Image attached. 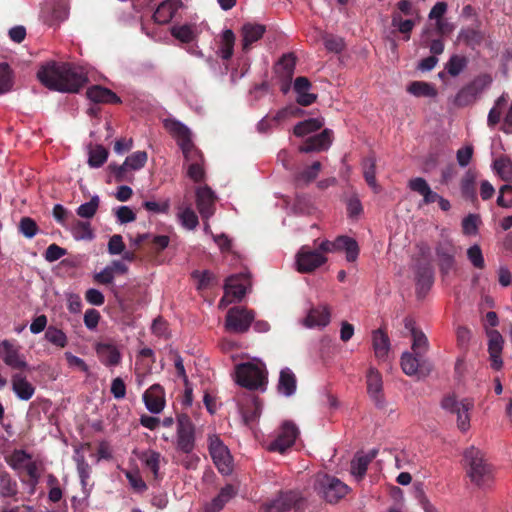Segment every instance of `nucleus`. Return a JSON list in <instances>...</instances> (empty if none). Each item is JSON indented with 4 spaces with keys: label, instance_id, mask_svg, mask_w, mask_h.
<instances>
[{
    "label": "nucleus",
    "instance_id": "nucleus-1",
    "mask_svg": "<svg viewBox=\"0 0 512 512\" xmlns=\"http://www.w3.org/2000/svg\"><path fill=\"white\" fill-rule=\"evenodd\" d=\"M39 81L50 90L77 93L88 82L86 70L71 63L51 61L37 72Z\"/></svg>",
    "mask_w": 512,
    "mask_h": 512
},
{
    "label": "nucleus",
    "instance_id": "nucleus-2",
    "mask_svg": "<svg viewBox=\"0 0 512 512\" xmlns=\"http://www.w3.org/2000/svg\"><path fill=\"white\" fill-rule=\"evenodd\" d=\"M467 475L471 482L478 487L489 485L493 480L492 466L485 460L481 450L471 447L465 451Z\"/></svg>",
    "mask_w": 512,
    "mask_h": 512
},
{
    "label": "nucleus",
    "instance_id": "nucleus-3",
    "mask_svg": "<svg viewBox=\"0 0 512 512\" xmlns=\"http://www.w3.org/2000/svg\"><path fill=\"white\" fill-rule=\"evenodd\" d=\"M492 81V76L488 73L477 75L457 92L453 99V105L458 108L472 105L490 87Z\"/></svg>",
    "mask_w": 512,
    "mask_h": 512
},
{
    "label": "nucleus",
    "instance_id": "nucleus-4",
    "mask_svg": "<svg viewBox=\"0 0 512 512\" xmlns=\"http://www.w3.org/2000/svg\"><path fill=\"white\" fill-rule=\"evenodd\" d=\"M236 382L250 391L258 389L264 391L267 385V373L257 364L242 363L236 367Z\"/></svg>",
    "mask_w": 512,
    "mask_h": 512
},
{
    "label": "nucleus",
    "instance_id": "nucleus-5",
    "mask_svg": "<svg viewBox=\"0 0 512 512\" xmlns=\"http://www.w3.org/2000/svg\"><path fill=\"white\" fill-rule=\"evenodd\" d=\"M196 428L186 413L177 415L176 449L189 455L195 449Z\"/></svg>",
    "mask_w": 512,
    "mask_h": 512
},
{
    "label": "nucleus",
    "instance_id": "nucleus-6",
    "mask_svg": "<svg viewBox=\"0 0 512 512\" xmlns=\"http://www.w3.org/2000/svg\"><path fill=\"white\" fill-rule=\"evenodd\" d=\"M441 407L457 415V426L462 432H466L470 428L469 412L474 407L473 400L464 398L459 401L455 395H448L443 398Z\"/></svg>",
    "mask_w": 512,
    "mask_h": 512
},
{
    "label": "nucleus",
    "instance_id": "nucleus-7",
    "mask_svg": "<svg viewBox=\"0 0 512 512\" xmlns=\"http://www.w3.org/2000/svg\"><path fill=\"white\" fill-rule=\"evenodd\" d=\"M209 454L213 463L222 475H229L233 470L232 456L228 447L217 435H211L208 438Z\"/></svg>",
    "mask_w": 512,
    "mask_h": 512
},
{
    "label": "nucleus",
    "instance_id": "nucleus-8",
    "mask_svg": "<svg viewBox=\"0 0 512 512\" xmlns=\"http://www.w3.org/2000/svg\"><path fill=\"white\" fill-rule=\"evenodd\" d=\"M254 319L255 313L253 310L235 306L227 311L225 328L228 332L242 334L249 330Z\"/></svg>",
    "mask_w": 512,
    "mask_h": 512
},
{
    "label": "nucleus",
    "instance_id": "nucleus-9",
    "mask_svg": "<svg viewBox=\"0 0 512 512\" xmlns=\"http://www.w3.org/2000/svg\"><path fill=\"white\" fill-rule=\"evenodd\" d=\"M303 498L300 492L289 490L280 492L278 496L260 506L259 512H288L299 509Z\"/></svg>",
    "mask_w": 512,
    "mask_h": 512
},
{
    "label": "nucleus",
    "instance_id": "nucleus-10",
    "mask_svg": "<svg viewBox=\"0 0 512 512\" xmlns=\"http://www.w3.org/2000/svg\"><path fill=\"white\" fill-rule=\"evenodd\" d=\"M317 490L328 503H337L345 497L349 487L336 477L324 475L317 482Z\"/></svg>",
    "mask_w": 512,
    "mask_h": 512
},
{
    "label": "nucleus",
    "instance_id": "nucleus-11",
    "mask_svg": "<svg viewBox=\"0 0 512 512\" xmlns=\"http://www.w3.org/2000/svg\"><path fill=\"white\" fill-rule=\"evenodd\" d=\"M164 127L177 141L184 157L189 160L190 155L195 151L190 130L184 124L175 119H166L164 121Z\"/></svg>",
    "mask_w": 512,
    "mask_h": 512
},
{
    "label": "nucleus",
    "instance_id": "nucleus-12",
    "mask_svg": "<svg viewBox=\"0 0 512 512\" xmlns=\"http://www.w3.org/2000/svg\"><path fill=\"white\" fill-rule=\"evenodd\" d=\"M318 249L304 245L296 254L297 270L301 273H310L323 265L327 258Z\"/></svg>",
    "mask_w": 512,
    "mask_h": 512
},
{
    "label": "nucleus",
    "instance_id": "nucleus-13",
    "mask_svg": "<svg viewBox=\"0 0 512 512\" xmlns=\"http://www.w3.org/2000/svg\"><path fill=\"white\" fill-rule=\"evenodd\" d=\"M319 250L325 253L345 251L346 259L349 262H354L359 255V246L357 241L344 235L338 236L334 241H323L319 245Z\"/></svg>",
    "mask_w": 512,
    "mask_h": 512
},
{
    "label": "nucleus",
    "instance_id": "nucleus-14",
    "mask_svg": "<svg viewBox=\"0 0 512 512\" xmlns=\"http://www.w3.org/2000/svg\"><path fill=\"white\" fill-rule=\"evenodd\" d=\"M298 434L299 431L296 425L290 421H285L282 424L277 437L269 443L268 450L271 452H279L281 454L285 453L294 445Z\"/></svg>",
    "mask_w": 512,
    "mask_h": 512
},
{
    "label": "nucleus",
    "instance_id": "nucleus-15",
    "mask_svg": "<svg viewBox=\"0 0 512 512\" xmlns=\"http://www.w3.org/2000/svg\"><path fill=\"white\" fill-rule=\"evenodd\" d=\"M401 368L408 376L428 375L432 369V363L424 356H418L414 352H404L401 356Z\"/></svg>",
    "mask_w": 512,
    "mask_h": 512
},
{
    "label": "nucleus",
    "instance_id": "nucleus-16",
    "mask_svg": "<svg viewBox=\"0 0 512 512\" xmlns=\"http://www.w3.org/2000/svg\"><path fill=\"white\" fill-rule=\"evenodd\" d=\"M237 404L245 423L254 422L260 417L262 403L258 396L251 393H243L238 398Z\"/></svg>",
    "mask_w": 512,
    "mask_h": 512
},
{
    "label": "nucleus",
    "instance_id": "nucleus-17",
    "mask_svg": "<svg viewBox=\"0 0 512 512\" xmlns=\"http://www.w3.org/2000/svg\"><path fill=\"white\" fill-rule=\"evenodd\" d=\"M367 392L378 409H384L386 405L383 394V380L381 373L371 367L366 375Z\"/></svg>",
    "mask_w": 512,
    "mask_h": 512
},
{
    "label": "nucleus",
    "instance_id": "nucleus-18",
    "mask_svg": "<svg viewBox=\"0 0 512 512\" xmlns=\"http://www.w3.org/2000/svg\"><path fill=\"white\" fill-rule=\"evenodd\" d=\"M216 196L208 186L196 190V206L203 220H208L215 213Z\"/></svg>",
    "mask_w": 512,
    "mask_h": 512
},
{
    "label": "nucleus",
    "instance_id": "nucleus-19",
    "mask_svg": "<svg viewBox=\"0 0 512 512\" xmlns=\"http://www.w3.org/2000/svg\"><path fill=\"white\" fill-rule=\"evenodd\" d=\"M20 347L10 340H3L0 343V356L4 363L13 369H25L27 367L19 353Z\"/></svg>",
    "mask_w": 512,
    "mask_h": 512
},
{
    "label": "nucleus",
    "instance_id": "nucleus-20",
    "mask_svg": "<svg viewBox=\"0 0 512 512\" xmlns=\"http://www.w3.org/2000/svg\"><path fill=\"white\" fill-rule=\"evenodd\" d=\"M333 131L324 129L321 133L308 137L299 147L301 153H310L315 151L327 150L332 144Z\"/></svg>",
    "mask_w": 512,
    "mask_h": 512
},
{
    "label": "nucleus",
    "instance_id": "nucleus-21",
    "mask_svg": "<svg viewBox=\"0 0 512 512\" xmlns=\"http://www.w3.org/2000/svg\"><path fill=\"white\" fill-rule=\"evenodd\" d=\"M265 32L266 27L262 24L245 23L240 30L243 53H248L253 43L260 40Z\"/></svg>",
    "mask_w": 512,
    "mask_h": 512
},
{
    "label": "nucleus",
    "instance_id": "nucleus-22",
    "mask_svg": "<svg viewBox=\"0 0 512 512\" xmlns=\"http://www.w3.org/2000/svg\"><path fill=\"white\" fill-rule=\"evenodd\" d=\"M143 400L146 408L151 413H160L165 406V393L163 387L159 384L152 385L143 394Z\"/></svg>",
    "mask_w": 512,
    "mask_h": 512
},
{
    "label": "nucleus",
    "instance_id": "nucleus-23",
    "mask_svg": "<svg viewBox=\"0 0 512 512\" xmlns=\"http://www.w3.org/2000/svg\"><path fill=\"white\" fill-rule=\"evenodd\" d=\"M246 293L245 286L235 276H230L226 279L224 286V296L219 302V306H225L235 300H241Z\"/></svg>",
    "mask_w": 512,
    "mask_h": 512
},
{
    "label": "nucleus",
    "instance_id": "nucleus-24",
    "mask_svg": "<svg viewBox=\"0 0 512 512\" xmlns=\"http://www.w3.org/2000/svg\"><path fill=\"white\" fill-rule=\"evenodd\" d=\"M236 495L237 489L235 486L226 484L210 502L205 504L203 512H220Z\"/></svg>",
    "mask_w": 512,
    "mask_h": 512
},
{
    "label": "nucleus",
    "instance_id": "nucleus-25",
    "mask_svg": "<svg viewBox=\"0 0 512 512\" xmlns=\"http://www.w3.org/2000/svg\"><path fill=\"white\" fill-rule=\"evenodd\" d=\"M408 187L410 190L420 194L423 197L419 207L437 202L440 196L430 188L428 182L422 177H415L410 179L408 182Z\"/></svg>",
    "mask_w": 512,
    "mask_h": 512
},
{
    "label": "nucleus",
    "instance_id": "nucleus-26",
    "mask_svg": "<svg viewBox=\"0 0 512 512\" xmlns=\"http://www.w3.org/2000/svg\"><path fill=\"white\" fill-rule=\"evenodd\" d=\"M330 310L327 306H317L309 309L303 324L308 328L326 327L330 323Z\"/></svg>",
    "mask_w": 512,
    "mask_h": 512
},
{
    "label": "nucleus",
    "instance_id": "nucleus-27",
    "mask_svg": "<svg viewBox=\"0 0 512 512\" xmlns=\"http://www.w3.org/2000/svg\"><path fill=\"white\" fill-rule=\"evenodd\" d=\"M415 280L417 286V293H426L431 287L434 277L433 269L428 262H418L415 270Z\"/></svg>",
    "mask_w": 512,
    "mask_h": 512
},
{
    "label": "nucleus",
    "instance_id": "nucleus-28",
    "mask_svg": "<svg viewBox=\"0 0 512 512\" xmlns=\"http://www.w3.org/2000/svg\"><path fill=\"white\" fill-rule=\"evenodd\" d=\"M182 6L181 0H165L157 7L153 19L158 24H167Z\"/></svg>",
    "mask_w": 512,
    "mask_h": 512
},
{
    "label": "nucleus",
    "instance_id": "nucleus-29",
    "mask_svg": "<svg viewBox=\"0 0 512 512\" xmlns=\"http://www.w3.org/2000/svg\"><path fill=\"white\" fill-rule=\"evenodd\" d=\"M87 98L94 103L120 104L121 99L112 90L95 85L87 89Z\"/></svg>",
    "mask_w": 512,
    "mask_h": 512
},
{
    "label": "nucleus",
    "instance_id": "nucleus-30",
    "mask_svg": "<svg viewBox=\"0 0 512 512\" xmlns=\"http://www.w3.org/2000/svg\"><path fill=\"white\" fill-rule=\"evenodd\" d=\"M488 335V351L491 358V367L495 370H499L502 367L501 352L503 348V338L496 330L490 331Z\"/></svg>",
    "mask_w": 512,
    "mask_h": 512
},
{
    "label": "nucleus",
    "instance_id": "nucleus-31",
    "mask_svg": "<svg viewBox=\"0 0 512 512\" xmlns=\"http://www.w3.org/2000/svg\"><path fill=\"white\" fill-rule=\"evenodd\" d=\"M96 353L100 361L106 366H116L121 361V353L118 348L110 343H98Z\"/></svg>",
    "mask_w": 512,
    "mask_h": 512
},
{
    "label": "nucleus",
    "instance_id": "nucleus-32",
    "mask_svg": "<svg viewBox=\"0 0 512 512\" xmlns=\"http://www.w3.org/2000/svg\"><path fill=\"white\" fill-rule=\"evenodd\" d=\"M12 390L20 400H30L34 393L35 387L21 374L12 376Z\"/></svg>",
    "mask_w": 512,
    "mask_h": 512
},
{
    "label": "nucleus",
    "instance_id": "nucleus-33",
    "mask_svg": "<svg viewBox=\"0 0 512 512\" xmlns=\"http://www.w3.org/2000/svg\"><path fill=\"white\" fill-rule=\"evenodd\" d=\"M436 255L442 273H449L455 263V249L450 244H439L436 247Z\"/></svg>",
    "mask_w": 512,
    "mask_h": 512
},
{
    "label": "nucleus",
    "instance_id": "nucleus-34",
    "mask_svg": "<svg viewBox=\"0 0 512 512\" xmlns=\"http://www.w3.org/2000/svg\"><path fill=\"white\" fill-rule=\"evenodd\" d=\"M297 388V378L290 368H284L280 371L277 385L278 392L286 397L292 396Z\"/></svg>",
    "mask_w": 512,
    "mask_h": 512
},
{
    "label": "nucleus",
    "instance_id": "nucleus-35",
    "mask_svg": "<svg viewBox=\"0 0 512 512\" xmlns=\"http://www.w3.org/2000/svg\"><path fill=\"white\" fill-rule=\"evenodd\" d=\"M480 24L475 27H465L459 32L458 39L471 49L480 46L485 38L484 33L479 28Z\"/></svg>",
    "mask_w": 512,
    "mask_h": 512
},
{
    "label": "nucleus",
    "instance_id": "nucleus-36",
    "mask_svg": "<svg viewBox=\"0 0 512 512\" xmlns=\"http://www.w3.org/2000/svg\"><path fill=\"white\" fill-rule=\"evenodd\" d=\"M66 228L71 231L76 240H92L94 237L91 224L86 221H81L74 216H71V221H69Z\"/></svg>",
    "mask_w": 512,
    "mask_h": 512
},
{
    "label": "nucleus",
    "instance_id": "nucleus-37",
    "mask_svg": "<svg viewBox=\"0 0 512 512\" xmlns=\"http://www.w3.org/2000/svg\"><path fill=\"white\" fill-rule=\"evenodd\" d=\"M362 170L363 177L368 186L371 187L375 193H379L381 188L376 181V157L374 154H370L363 159Z\"/></svg>",
    "mask_w": 512,
    "mask_h": 512
},
{
    "label": "nucleus",
    "instance_id": "nucleus-38",
    "mask_svg": "<svg viewBox=\"0 0 512 512\" xmlns=\"http://www.w3.org/2000/svg\"><path fill=\"white\" fill-rule=\"evenodd\" d=\"M372 345L375 356L378 359H384L390 350V340L387 333L379 328L372 333Z\"/></svg>",
    "mask_w": 512,
    "mask_h": 512
},
{
    "label": "nucleus",
    "instance_id": "nucleus-39",
    "mask_svg": "<svg viewBox=\"0 0 512 512\" xmlns=\"http://www.w3.org/2000/svg\"><path fill=\"white\" fill-rule=\"evenodd\" d=\"M377 451L372 450L368 454H357L351 461V473L357 479H362L367 471L368 465L376 457Z\"/></svg>",
    "mask_w": 512,
    "mask_h": 512
},
{
    "label": "nucleus",
    "instance_id": "nucleus-40",
    "mask_svg": "<svg viewBox=\"0 0 512 512\" xmlns=\"http://www.w3.org/2000/svg\"><path fill=\"white\" fill-rule=\"evenodd\" d=\"M236 37L231 29H226L222 32L219 44L218 54L223 60H230L234 53Z\"/></svg>",
    "mask_w": 512,
    "mask_h": 512
},
{
    "label": "nucleus",
    "instance_id": "nucleus-41",
    "mask_svg": "<svg viewBox=\"0 0 512 512\" xmlns=\"http://www.w3.org/2000/svg\"><path fill=\"white\" fill-rule=\"evenodd\" d=\"M139 459L145 464L146 468L151 471L155 480H161L160 460L161 454L154 450H146L141 453Z\"/></svg>",
    "mask_w": 512,
    "mask_h": 512
},
{
    "label": "nucleus",
    "instance_id": "nucleus-42",
    "mask_svg": "<svg viewBox=\"0 0 512 512\" xmlns=\"http://www.w3.org/2000/svg\"><path fill=\"white\" fill-rule=\"evenodd\" d=\"M69 14V1L68 0H54L52 7V15L45 22L49 26L58 25L67 19Z\"/></svg>",
    "mask_w": 512,
    "mask_h": 512
},
{
    "label": "nucleus",
    "instance_id": "nucleus-43",
    "mask_svg": "<svg viewBox=\"0 0 512 512\" xmlns=\"http://www.w3.org/2000/svg\"><path fill=\"white\" fill-rule=\"evenodd\" d=\"M325 122L323 118H310L299 122L294 127V135L297 137H303L307 134L315 132L324 126Z\"/></svg>",
    "mask_w": 512,
    "mask_h": 512
},
{
    "label": "nucleus",
    "instance_id": "nucleus-44",
    "mask_svg": "<svg viewBox=\"0 0 512 512\" xmlns=\"http://www.w3.org/2000/svg\"><path fill=\"white\" fill-rule=\"evenodd\" d=\"M18 494L16 480L6 471H0V496L3 498H14Z\"/></svg>",
    "mask_w": 512,
    "mask_h": 512
},
{
    "label": "nucleus",
    "instance_id": "nucleus-45",
    "mask_svg": "<svg viewBox=\"0 0 512 512\" xmlns=\"http://www.w3.org/2000/svg\"><path fill=\"white\" fill-rule=\"evenodd\" d=\"M30 460H32V455L23 449H15L5 457L6 463L15 471L24 469Z\"/></svg>",
    "mask_w": 512,
    "mask_h": 512
},
{
    "label": "nucleus",
    "instance_id": "nucleus-46",
    "mask_svg": "<svg viewBox=\"0 0 512 512\" xmlns=\"http://www.w3.org/2000/svg\"><path fill=\"white\" fill-rule=\"evenodd\" d=\"M321 167V163L319 161H315L312 163V165L298 172L294 177L296 184L307 185L310 182L314 181L317 178L321 170Z\"/></svg>",
    "mask_w": 512,
    "mask_h": 512
},
{
    "label": "nucleus",
    "instance_id": "nucleus-47",
    "mask_svg": "<svg viewBox=\"0 0 512 512\" xmlns=\"http://www.w3.org/2000/svg\"><path fill=\"white\" fill-rule=\"evenodd\" d=\"M407 91L416 96V97H435L437 95V90L434 85L423 82V81H413L407 87Z\"/></svg>",
    "mask_w": 512,
    "mask_h": 512
},
{
    "label": "nucleus",
    "instance_id": "nucleus-48",
    "mask_svg": "<svg viewBox=\"0 0 512 512\" xmlns=\"http://www.w3.org/2000/svg\"><path fill=\"white\" fill-rule=\"evenodd\" d=\"M462 196L471 202H475L477 200L476 190H475V175L468 171L464 175L460 184Z\"/></svg>",
    "mask_w": 512,
    "mask_h": 512
},
{
    "label": "nucleus",
    "instance_id": "nucleus-49",
    "mask_svg": "<svg viewBox=\"0 0 512 512\" xmlns=\"http://www.w3.org/2000/svg\"><path fill=\"white\" fill-rule=\"evenodd\" d=\"M507 95L502 94L496 101L495 105L490 109L487 118V124L490 128L495 127L498 123H500L502 116V109L507 104Z\"/></svg>",
    "mask_w": 512,
    "mask_h": 512
},
{
    "label": "nucleus",
    "instance_id": "nucleus-50",
    "mask_svg": "<svg viewBox=\"0 0 512 512\" xmlns=\"http://www.w3.org/2000/svg\"><path fill=\"white\" fill-rule=\"evenodd\" d=\"M467 65V57L454 54L445 64V69L450 76L457 77L467 67Z\"/></svg>",
    "mask_w": 512,
    "mask_h": 512
},
{
    "label": "nucleus",
    "instance_id": "nucleus-51",
    "mask_svg": "<svg viewBox=\"0 0 512 512\" xmlns=\"http://www.w3.org/2000/svg\"><path fill=\"white\" fill-rule=\"evenodd\" d=\"M411 349L418 356H424L429 350V341L424 332L413 331Z\"/></svg>",
    "mask_w": 512,
    "mask_h": 512
},
{
    "label": "nucleus",
    "instance_id": "nucleus-52",
    "mask_svg": "<svg viewBox=\"0 0 512 512\" xmlns=\"http://www.w3.org/2000/svg\"><path fill=\"white\" fill-rule=\"evenodd\" d=\"M45 339L59 348H64L68 344V338L66 334L55 326H49L46 329Z\"/></svg>",
    "mask_w": 512,
    "mask_h": 512
},
{
    "label": "nucleus",
    "instance_id": "nucleus-53",
    "mask_svg": "<svg viewBox=\"0 0 512 512\" xmlns=\"http://www.w3.org/2000/svg\"><path fill=\"white\" fill-rule=\"evenodd\" d=\"M493 167L502 180L506 182L512 181V161L509 158L501 157L496 159Z\"/></svg>",
    "mask_w": 512,
    "mask_h": 512
},
{
    "label": "nucleus",
    "instance_id": "nucleus-54",
    "mask_svg": "<svg viewBox=\"0 0 512 512\" xmlns=\"http://www.w3.org/2000/svg\"><path fill=\"white\" fill-rule=\"evenodd\" d=\"M100 205V198L97 195H94L91 197L90 201L81 204L77 210L76 213L81 218H93L99 208Z\"/></svg>",
    "mask_w": 512,
    "mask_h": 512
},
{
    "label": "nucleus",
    "instance_id": "nucleus-55",
    "mask_svg": "<svg viewBox=\"0 0 512 512\" xmlns=\"http://www.w3.org/2000/svg\"><path fill=\"white\" fill-rule=\"evenodd\" d=\"M108 158V151L102 145H97L89 151L88 164L92 168L101 167Z\"/></svg>",
    "mask_w": 512,
    "mask_h": 512
},
{
    "label": "nucleus",
    "instance_id": "nucleus-56",
    "mask_svg": "<svg viewBox=\"0 0 512 512\" xmlns=\"http://www.w3.org/2000/svg\"><path fill=\"white\" fill-rule=\"evenodd\" d=\"M191 276L197 280V289L205 290L216 284V278L213 273L208 270L192 272Z\"/></svg>",
    "mask_w": 512,
    "mask_h": 512
},
{
    "label": "nucleus",
    "instance_id": "nucleus-57",
    "mask_svg": "<svg viewBox=\"0 0 512 512\" xmlns=\"http://www.w3.org/2000/svg\"><path fill=\"white\" fill-rule=\"evenodd\" d=\"M13 86V74L7 63H0V94L9 92Z\"/></svg>",
    "mask_w": 512,
    "mask_h": 512
},
{
    "label": "nucleus",
    "instance_id": "nucleus-58",
    "mask_svg": "<svg viewBox=\"0 0 512 512\" xmlns=\"http://www.w3.org/2000/svg\"><path fill=\"white\" fill-rule=\"evenodd\" d=\"M18 229L26 238H33L39 231L36 221L31 217H22Z\"/></svg>",
    "mask_w": 512,
    "mask_h": 512
},
{
    "label": "nucleus",
    "instance_id": "nucleus-59",
    "mask_svg": "<svg viewBox=\"0 0 512 512\" xmlns=\"http://www.w3.org/2000/svg\"><path fill=\"white\" fill-rule=\"evenodd\" d=\"M171 34L173 37L183 43H190L194 40V32L190 25L174 26L171 28Z\"/></svg>",
    "mask_w": 512,
    "mask_h": 512
},
{
    "label": "nucleus",
    "instance_id": "nucleus-60",
    "mask_svg": "<svg viewBox=\"0 0 512 512\" xmlns=\"http://www.w3.org/2000/svg\"><path fill=\"white\" fill-rule=\"evenodd\" d=\"M147 159L148 156L145 151H136L129 155L124 162L130 170H139L145 166Z\"/></svg>",
    "mask_w": 512,
    "mask_h": 512
},
{
    "label": "nucleus",
    "instance_id": "nucleus-61",
    "mask_svg": "<svg viewBox=\"0 0 512 512\" xmlns=\"http://www.w3.org/2000/svg\"><path fill=\"white\" fill-rule=\"evenodd\" d=\"M392 25L397 27L399 32L404 34V40L408 41L410 39V33L415 26V22L411 19L403 20L399 15H394Z\"/></svg>",
    "mask_w": 512,
    "mask_h": 512
},
{
    "label": "nucleus",
    "instance_id": "nucleus-62",
    "mask_svg": "<svg viewBox=\"0 0 512 512\" xmlns=\"http://www.w3.org/2000/svg\"><path fill=\"white\" fill-rule=\"evenodd\" d=\"M278 65L282 68L283 75L291 80L296 66V57L292 53L285 54L280 58Z\"/></svg>",
    "mask_w": 512,
    "mask_h": 512
},
{
    "label": "nucleus",
    "instance_id": "nucleus-63",
    "mask_svg": "<svg viewBox=\"0 0 512 512\" xmlns=\"http://www.w3.org/2000/svg\"><path fill=\"white\" fill-rule=\"evenodd\" d=\"M179 218L182 225L189 230L195 229L199 224L197 214L190 207L185 208L179 213Z\"/></svg>",
    "mask_w": 512,
    "mask_h": 512
},
{
    "label": "nucleus",
    "instance_id": "nucleus-64",
    "mask_svg": "<svg viewBox=\"0 0 512 512\" xmlns=\"http://www.w3.org/2000/svg\"><path fill=\"white\" fill-rule=\"evenodd\" d=\"M497 205L503 208L512 207V186L503 185L499 189V196L497 198Z\"/></svg>",
    "mask_w": 512,
    "mask_h": 512
}]
</instances>
